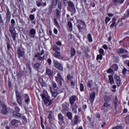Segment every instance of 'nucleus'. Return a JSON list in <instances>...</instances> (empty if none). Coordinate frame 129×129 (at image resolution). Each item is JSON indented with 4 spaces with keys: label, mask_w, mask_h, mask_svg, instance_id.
I'll list each match as a JSON object with an SVG mask.
<instances>
[{
    "label": "nucleus",
    "mask_w": 129,
    "mask_h": 129,
    "mask_svg": "<svg viewBox=\"0 0 129 129\" xmlns=\"http://www.w3.org/2000/svg\"><path fill=\"white\" fill-rule=\"evenodd\" d=\"M67 4H68L69 7L67 8L68 11H69V12H72V13H75V11H76V9H75V6L74 5V3L71 1H68L67 2Z\"/></svg>",
    "instance_id": "39448f33"
},
{
    "label": "nucleus",
    "mask_w": 129,
    "mask_h": 129,
    "mask_svg": "<svg viewBox=\"0 0 129 129\" xmlns=\"http://www.w3.org/2000/svg\"><path fill=\"white\" fill-rule=\"evenodd\" d=\"M52 85L53 88H53L54 89H56V88H57V84L56 83V82L52 81Z\"/></svg>",
    "instance_id": "49530a36"
},
{
    "label": "nucleus",
    "mask_w": 129,
    "mask_h": 129,
    "mask_svg": "<svg viewBox=\"0 0 129 129\" xmlns=\"http://www.w3.org/2000/svg\"><path fill=\"white\" fill-rule=\"evenodd\" d=\"M7 13H6V24H9L10 22H11V18L12 17V15L11 12H10V9L9 8L6 9Z\"/></svg>",
    "instance_id": "0eeeda50"
},
{
    "label": "nucleus",
    "mask_w": 129,
    "mask_h": 129,
    "mask_svg": "<svg viewBox=\"0 0 129 129\" xmlns=\"http://www.w3.org/2000/svg\"><path fill=\"white\" fill-rule=\"evenodd\" d=\"M108 77L109 78V83H110V84H111V85H112V84H113V83L114 82V80H113V77H112V76L111 75H109Z\"/></svg>",
    "instance_id": "72a5a7b5"
},
{
    "label": "nucleus",
    "mask_w": 129,
    "mask_h": 129,
    "mask_svg": "<svg viewBox=\"0 0 129 129\" xmlns=\"http://www.w3.org/2000/svg\"><path fill=\"white\" fill-rule=\"evenodd\" d=\"M48 112H49V114H48V118H49V119H51L52 117H53V116H52L53 115V112L51 111H48Z\"/></svg>",
    "instance_id": "a18cd8bd"
},
{
    "label": "nucleus",
    "mask_w": 129,
    "mask_h": 129,
    "mask_svg": "<svg viewBox=\"0 0 129 129\" xmlns=\"http://www.w3.org/2000/svg\"><path fill=\"white\" fill-rule=\"evenodd\" d=\"M126 71H127V70H126V68H124L123 70H122V73L123 75H124V74H125V73H126Z\"/></svg>",
    "instance_id": "338daca9"
},
{
    "label": "nucleus",
    "mask_w": 129,
    "mask_h": 129,
    "mask_svg": "<svg viewBox=\"0 0 129 129\" xmlns=\"http://www.w3.org/2000/svg\"><path fill=\"white\" fill-rule=\"evenodd\" d=\"M55 13L57 16V19H58L59 18V16H60V11L59 10V9H56L55 10Z\"/></svg>",
    "instance_id": "de8ad7c7"
},
{
    "label": "nucleus",
    "mask_w": 129,
    "mask_h": 129,
    "mask_svg": "<svg viewBox=\"0 0 129 129\" xmlns=\"http://www.w3.org/2000/svg\"><path fill=\"white\" fill-rule=\"evenodd\" d=\"M113 2L116 6H118V5H119V2L118 0H113Z\"/></svg>",
    "instance_id": "680f3d73"
},
{
    "label": "nucleus",
    "mask_w": 129,
    "mask_h": 129,
    "mask_svg": "<svg viewBox=\"0 0 129 129\" xmlns=\"http://www.w3.org/2000/svg\"><path fill=\"white\" fill-rule=\"evenodd\" d=\"M57 4H58V0H51V6L52 7L57 6Z\"/></svg>",
    "instance_id": "58836bf2"
},
{
    "label": "nucleus",
    "mask_w": 129,
    "mask_h": 129,
    "mask_svg": "<svg viewBox=\"0 0 129 129\" xmlns=\"http://www.w3.org/2000/svg\"><path fill=\"white\" fill-rule=\"evenodd\" d=\"M40 119H41V127H42V128L44 129L45 126H44V124H43V117H41Z\"/></svg>",
    "instance_id": "4d7b16f0"
},
{
    "label": "nucleus",
    "mask_w": 129,
    "mask_h": 129,
    "mask_svg": "<svg viewBox=\"0 0 129 129\" xmlns=\"http://www.w3.org/2000/svg\"><path fill=\"white\" fill-rule=\"evenodd\" d=\"M92 84H93V80H90L88 81L87 83V87H89V88H91L92 87Z\"/></svg>",
    "instance_id": "4c0bfd02"
},
{
    "label": "nucleus",
    "mask_w": 129,
    "mask_h": 129,
    "mask_svg": "<svg viewBox=\"0 0 129 129\" xmlns=\"http://www.w3.org/2000/svg\"><path fill=\"white\" fill-rule=\"evenodd\" d=\"M57 8L59 10H62V2L61 1H58Z\"/></svg>",
    "instance_id": "79ce46f5"
},
{
    "label": "nucleus",
    "mask_w": 129,
    "mask_h": 129,
    "mask_svg": "<svg viewBox=\"0 0 129 129\" xmlns=\"http://www.w3.org/2000/svg\"><path fill=\"white\" fill-rule=\"evenodd\" d=\"M13 114L15 117H17L18 118L22 117V114L20 113L19 112L14 111Z\"/></svg>",
    "instance_id": "2f4dec72"
},
{
    "label": "nucleus",
    "mask_w": 129,
    "mask_h": 129,
    "mask_svg": "<svg viewBox=\"0 0 129 129\" xmlns=\"http://www.w3.org/2000/svg\"><path fill=\"white\" fill-rule=\"evenodd\" d=\"M5 41L7 45V49L8 50H10L11 49V40H10L9 37L6 36V39Z\"/></svg>",
    "instance_id": "b1692460"
},
{
    "label": "nucleus",
    "mask_w": 129,
    "mask_h": 129,
    "mask_svg": "<svg viewBox=\"0 0 129 129\" xmlns=\"http://www.w3.org/2000/svg\"><path fill=\"white\" fill-rule=\"evenodd\" d=\"M36 6L37 7H41L42 6V0H36Z\"/></svg>",
    "instance_id": "a19ab883"
},
{
    "label": "nucleus",
    "mask_w": 129,
    "mask_h": 129,
    "mask_svg": "<svg viewBox=\"0 0 129 129\" xmlns=\"http://www.w3.org/2000/svg\"><path fill=\"white\" fill-rule=\"evenodd\" d=\"M109 21H110V18L109 17H106L105 19V24H107V23H108V22H109Z\"/></svg>",
    "instance_id": "052dcab7"
},
{
    "label": "nucleus",
    "mask_w": 129,
    "mask_h": 129,
    "mask_svg": "<svg viewBox=\"0 0 129 129\" xmlns=\"http://www.w3.org/2000/svg\"><path fill=\"white\" fill-rule=\"evenodd\" d=\"M90 98L91 99V102L93 103V101H94V99L95 98V93L93 92L91 94H90Z\"/></svg>",
    "instance_id": "c756f323"
},
{
    "label": "nucleus",
    "mask_w": 129,
    "mask_h": 129,
    "mask_svg": "<svg viewBox=\"0 0 129 129\" xmlns=\"http://www.w3.org/2000/svg\"><path fill=\"white\" fill-rule=\"evenodd\" d=\"M99 52L100 53V55H104V50L102 48L99 49Z\"/></svg>",
    "instance_id": "3c124183"
},
{
    "label": "nucleus",
    "mask_w": 129,
    "mask_h": 129,
    "mask_svg": "<svg viewBox=\"0 0 129 129\" xmlns=\"http://www.w3.org/2000/svg\"><path fill=\"white\" fill-rule=\"evenodd\" d=\"M67 116L69 118V119H70V120H71L72 122H73V118L72 113L70 112H68L67 113Z\"/></svg>",
    "instance_id": "473e14b6"
},
{
    "label": "nucleus",
    "mask_w": 129,
    "mask_h": 129,
    "mask_svg": "<svg viewBox=\"0 0 129 129\" xmlns=\"http://www.w3.org/2000/svg\"><path fill=\"white\" fill-rule=\"evenodd\" d=\"M9 113V111H8V108H7V105L6 104L3 103L2 105L1 113L3 114V115H7Z\"/></svg>",
    "instance_id": "6e6552de"
},
{
    "label": "nucleus",
    "mask_w": 129,
    "mask_h": 129,
    "mask_svg": "<svg viewBox=\"0 0 129 129\" xmlns=\"http://www.w3.org/2000/svg\"><path fill=\"white\" fill-rule=\"evenodd\" d=\"M52 50L57 54H61V53L59 51L61 50V49L56 45H53L52 46Z\"/></svg>",
    "instance_id": "393cba45"
},
{
    "label": "nucleus",
    "mask_w": 129,
    "mask_h": 129,
    "mask_svg": "<svg viewBox=\"0 0 129 129\" xmlns=\"http://www.w3.org/2000/svg\"><path fill=\"white\" fill-rule=\"evenodd\" d=\"M112 104L115 110H117V107L118 106V99H117V96H115L113 100Z\"/></svg>",
    "instance_id": "1a4fd4ad"
},
{
    "label": "nucleus",
    "mask_w": 129,
    "mask_h": 129,
    "mask_svg": "<svg viewBox=\"0 0 129 129\" xmlns=\"http://www.w3.org/2000/svg\"><path fill=\"white\" fill-rule=\"evenodd\" d=\"M35 58H37V60H39V61H43L45 59V55H43V57L40 56V54H35L34 55Z\"/></svg>",
    "instance_id": "bb28decb"
},
{
    "label": "nucleus",
    "mask_w": 129,
    "mask_h": 129,
    "mask_svg": "<svg viewBox=\"0 0 129 129\" xmlns=\"http://www.w3.org/2000/svg\"><path fill=\"white\" fill-rule=\"evenodd\" d=\"M23 97L25 99V102H26V103L28 104L29 102H30V97H29V95H28V94H25L23 95Z\"/></svg>",
    "instance_id": "a878e982"
},
{
    "label": "nucleus",
    "mask_w": 129,
    "mask_h": 129,
    "mask_svg": "<svg viewBox=\"0 0 129 129\" xmlns=\"http://www.w3.org/2000/svg\"><path fill=\"white\" fill-rule=\"evenodd\" d=\"M114 79H115V80L117 85L118 86H120V82H121L120 78H119V77H118V76L115 75L114 76Z\"/></svg>",
    "instance_id": "412c9836"
},
{
    "label": "nucleus",
    "mask_w": 129,
    "mask_h": 129,
    "mask_svg": "<svg viewBox=\"0 0 129 129\" xmlns=\"http://www.w3.org/2000/svg\"><path fill=\"white\" fill-rule=\"evenodd\" d=\"M53 56H54L55 58H57L58 59H60L61 58V55H60V54H57L56 52L53 53Z\"/></svg>",
    "instance_id": "c03bdc74"
},
{
    "label": "nucleus",
    "mask_w": 129,
    "mask_h": 129,
    "mask_svg": "<svg viewBox=\"0 0 129 129\" xmlns=\"http://www.w3.org/2000/svg\"><path fill=\"white\" fill-rule=\"evenodd\" d=\"M40 95L42 99H43L44 103L46 106H50V105L52 104V99L50 98V96L44 93L41 94Z\"/></svg>",
    "instance_id": "f257e3e1"
},
{
    "label": "nucleus",
    "mask_w": 129,
    "mask_h": 129,
    "mask_svg": "<svg viewBox=\"0 0 129 129\" xmlns=\"http://www.w3.org/2000/svg\"><path fill=\"white\" fill-rule=\"evenodd\" d=\"M71 85L74 87L75 86V82H74L73 80H71Z\"/></svg>",
    "instance_id": "69168bd1"
},
{
    "label": "nucleus",
    "mask_w": 129,
    "mask_h": 129,
    "mask_svg": "<svg viewBox=\"0 0 129 129\" xmlns=\"http://www.w3.org/2000/svg\"><path fill=\"white\" fill-rule=\"evenodd\" d=\"M68 26H69L70 29H71V30H72V28H73V26L72 25V23H71V22H69L68 23Z\"/></svg>",
    "instance_id": "5fc2aeb1"
},
{
    "label": "nucleus",
    "mask_w": 129,
    "mask_h": 129,
    "mask_svg": "<svg viewBox=\"0 0 129 129\" xmlns=\"http://www.w3.org/2000/svg\"><path fill=\"white\" fill-rule=\"evenodd\" d=\"M51 93L52 94V97H56L57 95H58V92H57V90L54 88H50Z\"/></svg>",
    "instance_id": "aec40b11"
},
{
    "label": "nucleus",
    "mask_w": 129,
    "mask_h": 129,
    "mask_svg": "<svg viewBox=\"0 0 129 129\" xmlns=\"http://www.w3.org/2000/svg\"><path fill=\"white\" fill-rule=\"evenodd\" d=\"M104 102L109 103L110 102V101H111V98H110V97L109 96L105 95L104 97Z\"/></svg>",
    "instance_id": "c85d7f7f"
},
{
    "label": "nucleus",
    "mask_w": 129,
    "mask_h": 129,
    "mask_svg": "<svg viewBox=\"0 0 129 129\" xmlns=\"http://www.w3.org/2000/svg\"><path fill=\"white\" fill-rule=\"evenodd\" d=\"M13 105L14 106L15 111H16L17 112H20L21 109H20V108L19 107V106H18V104L17 103V102H13L12 103Z\"/></svg>",
    "instance_id": "cd10ccee"
},
{
    "label": "nucleus",
    "mask_w": 129,
    "mask_h": 129,
    "mask_svg": "<svg viewBox=\"0 0 129 129\" xmlns=\"http://www.w3.org/2000/svg\"><path fill=\"white\" fill-rule=\"evenodd\" d=\"M55 81L59 84V85H62L63 84V82L62 81H64V79L62 77V75L60 73H57V76H55Z\"/></svg>",
    "instance_id": "20e7f679"
},
{
    "label": "nucleus",
    "mask_w": 129,
    "mask_h": 129,
    "mask_svg": "<svg viewBox=\"0 0 129 129\" xmlns=\"http://www.w3.org/2000/svg\"><path fill=\"white\" fill-rule=\"evenodd\" d=\"M24 54H25V50H23L21 47H18L17 50V55L18 56V58L23 57L24 56Z\"/></svg>",
    "instance_id": "9b49d317"
},
{
    "label": "nucleus",
    "mask_w": 129,
    "mask_h": 129,
    "mask_svg": "<svg viewBox=\"0 0 129 129\" xmlns=\"http://www.w3.org/2000/svg\"><path fill=\"white\" fill-rule=\"evenodd\" d=\"M40 66H41V64H40V63L39 62H37L34 65L33 68L34 70H36V71H38L39 69H40Z\"/></svg>",
    "instance_id": "7c9ffc66"
},
{
    "label": "nucleus",
    "mask_w": 129,
    "mask_h": 129,
    "mask_svg": "<svg viewBox=\"0 0 129 129\" xmlns=\"http://www.w3.org/2000/svg\"><path fill=\"white\" fill-rule=\"evenodd\" d=\"M73 122L74 124H78L80 122V120L79 119V116L77 115H75L74 119L73 120Z\"/></svg>",
    "instance_id": "6ab92c4d"
},
{
    "label": "nucleus",
    "mask_w": 129,
    "mask_h": 129,
    "mask_svg": "<svg viewBox=\"0 0 129 129\" xmlns=\"http://www.w3.org/2000/svg\"><path fill=\"white\" fill-rule=\"evenodd\" d=\"M71 107L74 113H77V108H78V105H77V104L75 103V104H71Z\"/></svg>",
    "instance_id": "f3484780"
},
{
    "label": "nucleus",
    "mask_w": 129,
    "mask_h": 129,
    "mask_svg": "<svg viewBox=\"0 0 129 129\" xmlns=\"http://www.w3.org/2000/svg\"><path fill=\"white\" fill-rule=\"evenodd\" d=\"M39 82L40 85L42 86V87H46V86H47V83H46V82L44 81V80H43V78H39Z\"/></svg>",
    "instance_id": "4be33fe9"
},
{
    "label": "nucleus",
    "mask_w": 129,
    "mask_h": 129,
    "mask_svg": "<svg viewBox=\"0 0 129 129\" xmlns=\"http://www.w3.org/2000/svg\"><path fill=\"white\" fill-rule=\"evenodd\" d=\"M20 120L17 119H14L11 121V124L16 127H19L20 126Z\"/></svg>",
    "instance_id": "f8f14e48"
},
{
    "label": "nucleus",
    "mask_w": 129,
    "mask_h": 129,
    "mask_svg": "<svg viewBox=\"0 0 129 129\" xmlns=\"http://www.w3.org/2000/svg\"><path fill=\"white\" fill-rule=\"evenodd\" d=\"M125 16L127 17H129V9L128 10H126V15H125Z\"/></svg>",
    "instance_id": "774afa93"
},
{
    "label": "nucleus",
    "mask_w": 129,
    "mask_h": 129,
    "mask_svg": "<svg viewBox=\"0 0 129 129\" xmlns=\"http://www.w3.org/2000/svg\"><path fill=\"white\" fill-rule=\"evenodd\" d=\"M15 93L17 102L20 106H22L23 105V99L22 98V96L18 90H15Z\"/></svg>",
    "instance_id": "7ed1b4c3"
},
{
    "label": "nucleus",
    "mask_w": 129,
    "mask_h": 129,
    "mask_svg": "<svg viewBox=\"0 0 129 129\" xmlns=\"http://www.w3.org/2000/svg\"><path fill=\"white\" fill-rule=\"evenodd\" d=\"M82 23H81L80 24H78L77 27L79 30V31H80V32H81L82 31V30L84 29L85 30V28H86V24H85V22H83V21H81Z\"/></svg>",
    "instance_id": "9d476101"
},
{
    "label": "nucleus",
    "mask_w": 129,
    "mask_h": 129,
    "mask_svg": "<svg viewBox=\"0 0 129 129\" xmlns=\"http://www.w3.org/2000/svg\"><path fill=\"white\" fill-rule=\"evenodd\" d=\"M109 110H112L113 107L111 105V103L104 102V104L101 107V110H102L103 112H107Z\"/></svg>",
    "instance_id": "f03ea898"
},
{
    "label": "nucleus",
    "mask_w": 129,
    "mask_h": 129,
    "mask_svg": "<svg viewBox=\"0 0 129 129\" xmlns=\"http://www.w3.org/2000/svg\"><path fill=\"white\" fill-rule=\"evenodd\" d=\"M87 39L90 43L93 41L92 39V36H91V34H88L87 35Z\"/></svg>",
    "instance_id": "ea45409f"
},
{
    "label": "nucleus",
    "mask_w": 129,
    "mask_h": 129,
    "mask_svg": "<svg viewBox=\"0 0 129 129\" xmlns=\"http://www.w3.org/2000/svg\"><path fill=\"white\" fill-rule=\"evenodd\" d=\"M117 52L118 54H124L128 53V51L127 50L123 48H120L117 49Z\"/></svg>",
    "instance_id": "2eb2a0df"
},
{
    "label": "nucleus",
    "mask_w": 129,
    "mask_h": 129,
    "mask_svg": "<svg viewBox=\"0 0 129 129\" xmlns=\"http://www.w3.org/2000/svg\"><path fill=\"white\" fill-rule=\"evenodd\" d=\"M80 91H81V92H82L83 91H84V86L82 83H81L80 84Z\"/></svg>",
    "instance_id": "37998d69"
},
{
    "label": "nucleus",
    "mask_w": 129,
    "mask_h": 129,
    "mask_svg": "<svg viewBox=\"0 0 129 129\" xmlns=\"http://www.w3.org/2000/svg\"><path fill=\"white\" fill-rule=\"evenodd\" d=\"M124 119H125V122L126 123H128V122H129V114L126 115Z\"/></svg>",
    "instance_id": "8fccbe9b"
},
{
    "label": "nucleus",
    "mask_w": 129,
    "mask_h": 129,
    "mask_svg": "<svg viewBox=\"0 0 129 129\" xmlns=\"http://www.w3.org/2000/svg\"><path fill=\"white\" fill-rule=\"evenodd\" d=\"M113 72V70L110 68V69H108L107 71V73H112Z\"/></svg>",
    "instance_id": "13d9d810"
},
{
    "label": "nucleus",
    "mask_w": 129,
    "mask_h": 129,
    "mask_svg": "<svg viewBox=\"0 0 129 129\" xmlns=\"http://www.w3.org/2000/svg\"><path fill=\"white\" fill-rule=\"evenodd\" d=\"M58 120L59 121L58 122V123L60 125H62V122L64 121V116L62 114V113H59L58 114Z\"/></svg>",
    "instance_id": "dca6fc26"
},
{
    "label": "nucleus",
    "mask_w": 129,
    "mask_h": 129,
    "mask_svg": "<svg viewBox=\"0 0 129 129\" xmlns=\"http://www.w3.org/2000/svg\"><path fill=\"white\" fill-rule=\"evenodd\" d=\"M67 80H71V81L72 79H73V76L68 75L67 76Z\"/></svg>",
    "instance_id": "603ef678"
},
{
    "label": "nucleus",
    "mask_w": 129,
    "mask_h": 129,
    "mask_svg": "<svg viewBox=\"0 0 129 129\" xmlns=\"http://www.w3.org/2000/svg\"><path fill=\"white\" fill-rule=\"evenodd\" d=\"M36 35V29L34 28H31L29 30V36L30 38H35Z\"/></svg>",
    "instance_id": "4468645a"
},
{
    "label": "nucleus",
    "mask_w": 129,
    "mask_h": 129,
    "mask_svg": "<svg viewBox=\"0 0 129 129\" xmlns=\"http://www.w3.org/2000/svg\"><path fill=\"white\" fill-rule=\"evenodd\" d=\"M76 54V50L74 48H71V57H73V56H75Z\"/></svg>",
    "instance_id": "f704fd0d"
},
{
    "label": "nucleus",
    "mask_w": 129,
    "mask_h": 129,
    "mask_svg": "<svg viewBox=\"0 0 129 129\" xmlns=\"http://www.w3.org/2000/svg\"><path fill=\"white\" fill-rule=\"evenodd\" d=\"M53 63L54 67L57 68V69H58V70H60V71H63V66H62V64L60 63V62H58V61L57 60H54Z\"/></svg>",
    "instance_id": "423d86ee"
},
{
    "label": "nucleus",
    "mask_w": 129,
    "mask_h": 129,
    "mask_svg": "<svg viewBox=\"0 0 129 129\" xmlns=\"http://www.w3.org/2000/svg\"><path fill=\"white\" fill-rule=\"evenodd\" d=\"M78 99V97L76 95H73L70 98V104H74L75 101Z\"/></svg>",
    "instance_id": "ddd939ff"
},
{
    "label": "nucleus",
    "mask_w": 129,
    "mask_h": 129,
    "mask_svg": "<svg viewBox=\"0 0 129 129\" xmlns=\"http://www.w3.org/2000/svg\"><path fill=\"white\" fill-rule=\"evenodd\" d=\"M97 60H102V54H99L97 56L96 58Z\"/></svg>",
    "instance_id": "864d4df0"
},
{
    "label": "nucleus",
    "mask_w": 129,
    "mask_h": 129,
    "mask_svg": "<svg viewBox=\"0 0 129 129\" xmlns=\"http://www.w3.org/2000/svg\"><path fill=\"white\" fill-rule=\"evenodd\" d=\"M54 73V72L48 68H46L45 75H48L49 76H52Z\"/></svg>",
    "instance_id": "a211bd4d"
},
{
    "label": "nucleus",
    "mask_w": 129,
    "mask_h": 129,
    "mask_svg": "<svg viewBox=\"0 0 129 129\" xmlns=\"http://www.w3.org/2000/svg\"><path fill=\"white\" fill-rule=\"evenodd\" d=\"M54 22L55 23V25H56L57 27H59V23H58V21H57V19H56V18H54Z\"/></svg>",
    "instance_id": "bf43d9fd"
},
{
    "label": "nucleus",
    "mask_w": 129,
    "mask_h": 129,
    "mask_svg": "<svg viewBox=\"0 0 129 129\" xmlns=\"http://www.w3.org/2000/svg\"><path fill=\"white\" fill-rule=\"evenodd\" d=\"M122 59H125V58H129V55L127 54H122L121 56Z\"/></svg>",
    "instance_id": "6e6d98bb"
},
{
    "label": "nucleus",
    "mask_w": 129,
    "mask_h": 129,
    "mask_svg": "<svg viewBox=\"0 0 129 129\" xmlns=\"http://www.w3.org/2000/svg\"><path fill=\"white\" fill-rule=\"evenodd\" d=\"M10 33L11 34V37L13 38V40L14 42H16V38L17 37V34L16 32L14 31V30L10 29Z\"/></svg>",
    "instance_id": "5701e85b"
},
{
    "label": "nucleus",
    "mask_w": 129,
    "mask_h": 129,
    "mask_svg": "<svg viewBox=\"0 0 129 129\" xmlns=\"http://www.w3.org/2000/svg\"><path fill=\"white\" fill-rule=\"evenodd\" d=\"M111 68L113 70V71H116V70L118 69V67L117 66V64H113L111 67Z\"/></svg>",
    "instance_id": "e433bc0d"
},
{
    "label": "nucleus",
    "mask_w": 129,
    "mask_h": 129,
    "mask_svg": "<svg viewBox=\"0 0 129 129\" xmlns=\"http://www.w3.org/2000/svg\"><path fill=\"white\" fill-rule=\"evenodd\" d=\"M115 22H116V19H115V18H113L112 20V24L110 25V28H113L114 26H115Z\"/></svg>",
    "instance_id": "c9c22d12"
},
{
    "label": "nucleus",
    "mask_w": 129,
    "mask_h": 129,
    "mask_svg": "<svg viewBox=\"0 0 129 129\" xmlns=\"http://www.w3.org/2000/svg\"><path fill=\"white\" fill-rule=\"evenodd\" d=\"M29 18L30 21H34V20H35V16L33 14L30 15Z\"/></svg>",
    "instance_id": "09e8293b"
},
{
    "label": "nucleus",
    "mask_w": 129,
    "mask_h": 129,
    "mask_svg": "<svg viewBox=\"0 0 129 129\" xmlns=\"http://www.w3.org/2000/svg\"><path fill=\"white\" fill-rule=\"evenodd\" d=\"M56 46H62V43L60 41H58L56 42Z\"/></svg>",
    "instance_id": "e2e57ef3"
},
{
    "label": "nucleus",
    "mask_w": 129,
    "mask_h": 129,
    "mask_svg": "<svg viewBox=\"0 0 129 129\" xmlns=\"http://www.w3.org/2000/svg\"><path fill=\"white\" fill-rule=\"evenodd\" d=\"M124 64H125V65L129 67V60L124 61Z\"/></svg>",
    "instance_id": "0e129e2a"
}]
</instances>
